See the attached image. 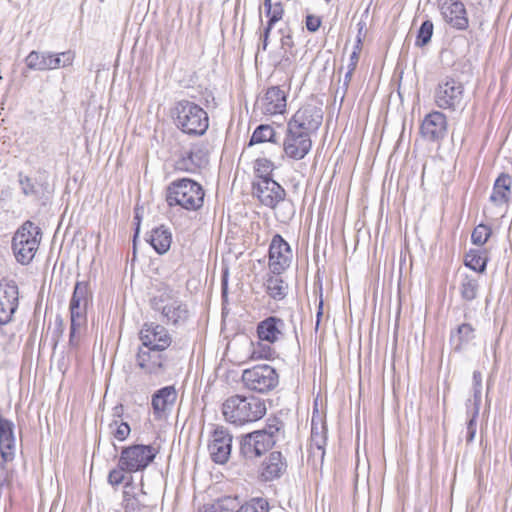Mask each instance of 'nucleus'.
<instances>
[{
	"label": "nucleus",
	"mask_w": 512,
	"mask_h": 512,
	"mask_svg": "<svg viewBox=\"0 0 512 512\" xmlns=\"http://www.w3.org/2000/svg\"><path fill=\"white\" fill-rule=\"evenodd\" d=\"M284 423L277 417L269 418L263 429L256 430L241 438L240 453L247 459L261 456L283 437Z\"/></svg>",
	"instance_id": "1"
},
{
	"label": "nucleus",
	"mask_w": 512,
	"mask_h": 512,
	"mask_svg": "<svg viewBox=\"0 0 512 512\" xmlns=\"http://www.w3.org/2000/svg\"><path fill=\"white\" fill-rule=\"evenodd\" d=\"M265 413V403L254 396L233 395L222 404V414L225 420L236 425L257 421Z\"/></svg>",
	"instance_id": "2"
},
{
	"label": "nucleus",
	"mask_w": 512,
	"mask_h": 512,
	"mask_svg": "<svg viewBox=\"0 0 512 512\" xmlns=\"http://www.w3.org/2000/svg\"><path fill=\"white\" fill-rule=\"evenodd\" d=\"M173 115L176 126L185 134L202 136L209 127L207 112L189 100L176 102Z\"/></svg>",
	"instance_id": "3"
},
{
	"label": "nucleus",
	"mask_w": 512,
	"mask_h": 512,
	"mask_svg": "<svg viewBox=\"0 0 512 512\" xmlns=\"http://www.w3.org/2000/svg\"><path fill=\"white\" fill-rule=\"evenodd\" d=\"M204 196L202 186L188 178L171 182L166 190V201L170 207L180 206L190 211H196L203 206Z\"/></svg>",
	"instance_id": "4"
},
{
	"label": "nucleus",
	"mask_w": 512,
	"mask_h": 512,
	"mask_svg": "<svg viewBox=\"0 0 512 512\" xmlns=\"http://www.w3.org/2000/svg\"><path fill=\"white\" fill-rule=\"evenodd\" d=\"M42 238L41 229L25 221L12 238V251L18 263L28 265L35 257Z\"/></svg>",
	"instance_id": "5"
},
{
	"label": "nucleus",
	"mask_w": 512,
	"mask_h": 512,
	"mask_svg": "<svg viewBox=\"0 0 512 512\" xmlns=\"http://www.w3.org/2000/svg\"><path fill=\"white\" fill-rule=\"evenodd\" d=\"M152 308L159 312L162 321L168 325H184L190 316L187 304L172 290H166L155 296L151 301Z\"/></svg>",
	"instance_id": "6"
},
{
	"label": "nucleus",
	"mask_w": 512,
	"mask_h": 512,
	"mask_svg": "<svg viewBox=\"0 0 512 512\" xmlns=\"http://www.w3.org/2000/svg\"><path fill=\"white\" fill-rule=\"evenodd\" d=\"M433 99L438 108L456 111L465 105L464 84L452 76H445L436 85Z\"/></svg>",
	"instance_id": "7"
},
{
	"label": "nucleus",
	"mask_w": 512,
	"mask_h": 512,
	"mask_svg": "<svg viewBox=\"0 0 512 512\" xmlns=\"http://www.w3.org/2000/svg\"><path fill=\"white\" fill-rule=\"evenodd\" d=\"M157 453V449L151 445H132L122 450L118 466L129 473L142 471L153 462Z\"/></svg>",
	"instance_id": "8"
},
{
	"label": "nucleus",
	"mask_w": 512,
	"mask_h": 512,
	"mask_svg": "<svg viewBox=\"0 0 512 512\" xmlns=\"http://www.w3.org/2000/svg\"><path fill=\"white\" fill-rule=\"evenodd\" d=\"M242 381L247 389L266 393L278 385L279 376L270 365H257L243 371Z\"/></svg>",
	"instance_id": "9"
},
{
	"label": "nucleus",
	"mask_w": 512,
	"mask_h": 512,
	"mask_svg": "<svg viewBox=\"0 0 512 512\" xmlns=\"http://www.w3.org/2000/svg\"><path fill=\"white\" fill-rule=\"evenodd\" d=\"M323 121V110L321 105L307 103L300 107L287 123L295 130L307 132L312 136L317 132Z\"/></svg>",
	"instance_id": "10"
},
{
	"label": "nucleus",
	"mask_w": 512,
	"mask_h": 512,
	"mask_svg": "<svg viewBox=\"0 0 512 512\" xmlns=\"http://www.w3.org/2000/svg\"><path fill=\"white\" fill-rule=\"evenodd\" d=\"M283 152L293 160L303 159L311 150L312 140L307 132L295 130L287 125L286 136L283 141Z\"/></svg>",
	"instance_id": "11"
},
{
	"label": "nucleus",
	"mask_w": 512,
	"mask_h": 512,
	"mask_svg": "<svg viewBox=\"0 0 512 512\" xmlns=\"http://www.w3.org/2000/svg\"><path fill=\"white\" fill-rule=\"evenodd\" d=\"M19 290L13 280H0V326L9 323L18 307Z\"/></svg>",
	"instance_id": "12"
},
{
	"label": "nucleus",
	"mask_w": 512,
	"mask_h": 512,
	"mask_svg": "<svg viewBox=\"0 0 512 512\" xmlns=\"http://www.w3.org/2000/svg\"><path fill=\"white\" fill-rule=\"evenodd\" d=\"M140 340L145 348L154 351H164L172 342L168 330L156 323H145L140 330Z\"/></svg>",
	"instance_id": "13"
},
{
	"label": "nucleus",
	"mask_w": 512,
	"mask_h": 512,
	"mask_svg": "<svg viewBox=\"0 0 512 512\" xmlns=\"http://www.w3.org/2000/svg\"><path fill=\"white\" fill-rule=\"evenodd\" d=\"M291 259L292 251L289 244L280 235H275L269 247V269L272 274H281L285 271Z\"/></svg>",
	"instance_id": "14"
},
{
	"label": "nucleus",
	"mask_w": 512,
	"mask_h": 512,
	"mask_svg": "<svg viewBox=\"0 0 512 512\" xmlns=\"http://www.w3.org/2000/svg\"><path fill=\"white\" fill-rule=\"evenodd\" d=\"M253 194L259 201L267 206L274 208L279 202L284 200L285 190L271 177L258 179L253 184Z\"/></svg>",
	"instance_id": "15"
},
{
	"label": "nucleus",
	"mask_w": 512,
	"mask_h": 512,
	"mask_svg": "<svg viewBox=\"0 0 512 512\" xmlns=\"http://www.w3.org/2000/svg\"><path fill=\"white\" fill-rule=\"evenodd\" d=\"M445 22L458 30H466L469 20L465 6L459 0H437Z\"/></svg>",
	"instance_id": "16"
},
{
	"label": "nucleus",
	"mask_w": 512,
	"mask_h": 512,
	"mask_svg": "<svg viewBox=\"0 0 512 512\" xmlns=\"http://www.w3.org/2000/svg\"><path fill=\"white\" fill-rule=\"evenodd\" d=\"M481 391H482V374L479 371L473 373V400L467 402V414L469 420L466 426V442L471 443L476 435L477 424L476 419L479 414V408L481 404Z\"/></svg>",
	"instance_id": "17"
},
{
	"label": "nucleus",
	"mask_w": 512,
	"mask_h": 512,
	"mask_svg": "<svg viewBox=\"0 0 512 512\" xmlns=\"http://www.w3.org/2000/svg\"><path fill=\"white\" fill-rule=\"evenodd\" d=\"M232 448V436L222 426L215 428L212 440L208 446L212 460L215 463L224 464L228 461Z\"/></svg>",
	"instance_id": "18"
},
{
	"label": "nucleus",
	"mask_w": 512,
	"mask_h": 512,
	"mask_svg": "<svg viewBox=\"0 0 512 512\" xmlns=\"http://www.w3.org/2000/svg\"><path fill=\"white\" fill-rule=\"evenodd\" d=\"M447 118L443 112L432 111L427 114L421 123V135L429 141H440L447 134Z\"/></svg>",
	"instance_id": "19"
},
{
	"label": "nucleus",
	"mask_w": 512,
	"mask_h": 512,
	"mask_svg": "<svg viewBox=\"0 0 512 512\" xmlns=\"http://www.w3.org/2000/svg\"><path fill=\"white\" fill-rule=\"evenodd\" d=\"M287 461L281 452L274 451L262 462L259 476L262 481L269 482L279 479L287 471Z\"/></svg>",
	"instance_id": "20"
},
{
	"label": "nucleus",
	"mask_w": 512,
	"mask_h": 512,
	"mask_svg": "<svg viewBox=\"0 0 512 512\" xmlns=\"http://www.w3.org/2000/svg\"><path fill=\"white\" fill-rule=\"evenodd\" d=\"M286 324L283 319L276 316H269L260 321L257 325L259 340L269 344L275 343L284 338Z\"/></svg>",
	"instance_id": "21"
},
{
	"label": "nucleus",
	"mask_w": 512,
	"mask_h": 512,
	"mask_svg": "<svg viewBox=\"0 0 512 512\" xmlns=\"http://www.w3.org/2000/svg\"><path fill=\"white\" fill-rule=\"evenodd\" d=\"M16 438L14 423L0 414V455L4 462H11L15 457Z\"/></svg>",
	"instance_id": "22"
},
{
	"label": "nucleus",
	"mask_w": 512,
	"mask_h": 512,
	"mask_svg": "<svg viewBox=\"0 0 512 512\" xmlns=\"http://www.w3.org/2000/svg\"><path fill=\"white\" fill-rule=\"evenodd\" d=\"M260 109L265 115L282 114L286 110V94L278 86L267 89L260 100Z\"/></svg>",
	"instance_id": "23"
},
{
	"label": "nucleus",
	"mask_w": 512,
	"mask_h": 512,
	"mask_svg": "<svg viewBox=\"0 0 512 512\" xmlns=\"http://www.w3.org/2000/svg\"><path fill=\"white\" fill-rule=\"evenodd\" d=\"M161 351L141 347L137 353V365L147 374H158L163 370L165 361Z\"/></svg>",
	"instance_id": "24"
},
{
	"label": "nucleus",
	"mask_w": 512,
	"mask_h": 512,
	"mask_svg": "<svg viewBox=\"0 0 512 512\" xmlns=\"http://www.w3.org/2000/svg\"><path fill=\"white\" fill-rule=\"evenodd\" d=\"M511 185V176L506 173H501L494 183L490 201L495 205L508 203L511 194Z\"/></svg>",
	"instance_id": "25"
},
{
	"label": "nucleus",
	"mask_w": 512,
	"mask_h": 512,
	"mask_svg": "<svg viewBox=\"0 0 512 512\" xmlns=\"http://www.w3.org/2000/svg\"><path fill=\"white\" fill-rule=\"evenodd\" d=\"M326 445V429L324 424L319 421L316 422L315 418H312L311 423V443H310V453L311 455L319 456L321 460H323L325 451L324 447Z\"/></svg>",
	"instance_id": "26"
},
{
	"label": "nucleus",
	"mask_w": 512,
	"mask_h": 512,
	"mask_svg": "<svg viewBox=\"0 0 512 512\" xmlns=\"http://www.w3.org/2000/svg\"><path fill=\"white\" fill-rule=\"evenodd\" d=\"M478 288L479 283L476 275L465 272L458 273V289L464 300H474L477 297Z\"/></svg>",
	"instance_id": "27"
},
{
	"label": "nucleus",
	"mask_w": 512,
	"mask_h": 512,
	"mask_svg": "<svg viewBox=\"0 0 512 512\" xmlns=\"http://www.w3.org/2000/svg\"><path fill=\"white\" fill-rule=\"evenodd\" d=\"M177 393L174 387L167 386L160 389L152 397V407L157 414L165 412L176 401Z\"/></svg>",
	"instance_id": "28"
},
{
	"label": "nucleus",
	"mask_w": 512,
	"mask_h": 512,
	"mask_svg": "<svg viewBox=\"0 0 512 512\" xmlns=\"http://www.w3.org/2000/svg\"><path fill=\"white\" fill-rule=\"evenodd\" d=\"M149 242L158 254H165L170 249L172 233L162 225L152 230Z\"/></svg>",
	"instance_id": "29"
},
{
	"label": "nucleus",
	"mask_w": 512,
	"mask_h": 512,
	"mask_svg": "<svg viewBox=\"0 0 512 512\" xmlns=\"http://www.w3.org/2000/svg\"><path fill=\"white\" fill-rule=\"evenodd\" d=\"M474 332V328L468 323L459 325L457 330L451 334V343L454 351L461 352L475 338Z\"/></svg>",
	"instance_id": "30"
},
{
	"label": "nucleus",
	"mask_w": 512,
	"mask_h": 512,
	"mask_svg": "<svg viewBox=\"0 0 512 512\" xmlns=\"http://www.w3.org/2000/svg\"><path fill=\"white\" fill-rule=\"evenodd\" d=\"M208 162L207 153L200 148L194 147L187 158H182L177 162V168L184 171H193L196 167H200Z\"/></svg>",
	"instance_id": "31"
},
{
	"label": "nucleus",
	"mask_w": 512,
	"mask_h": 512,
	"mask_svg": "<svg viewBox=\"0 0 512 512\" xmlns=\"http://www.w3.org/2000/svg\"><path fill=\"white\" fill-rule=\"evenodd\" d=\"M51 52L31 51L25 58L28 69L35 71L51 70L50 65Z\"/></svg>",
	"instance_id": "32"
},
{
	"label": "nucleus",
	"mask_w": 512,
	"mask_h": 512,
	"mask_svg": "<svg viewBox=\"0 0 512 512\" xmlns=\"http://www.w3.org/2000/svg\"><path fill=\"white\" fill-rule=\"evenodd\" d=\"M266 292L275 300H282L287 295L288 286L284 283L280 274L269 275L265 281Z\"/></svg>",
	"instance_id": "33"
},
{
	"label": "nucleus",
	"mask_w": 512,
	"mask_h": 512,
	"mask_svg": "<svg viewBox=\"0 0 512 512\" xmlns=\"http://www.w3.org/2000/svg\"><path fill=\"white\" fill-rule=\"evenodd\" d=\"M91 298L92 292L89 283L87 281H77L70 300V305L87 307Z\"/></svg>",
	"instance_id": "34"
},
{
	"label": "nucleus",
	"mask_w": 512,
	"mask_h": 512,
	"mask_svg": "<svg viewBox=\"0 0 512 512\" xmlns=\"http://www.w3.org/2000/svg\"><path fill=\"white\" fill-rule=\"evenodd\" d=\"M145 492L141 490L139 494H131L128 490L123 492L122 507L124 512H148V506L140 499Z\"/></svg>",
	"instance_id": "35"
},
{
	"label": "nucleus",
	"mask_w": 512,
	"mask_h": 512,
	"mask_svg": "<svg viewBox=\"0 0 512 512\" xmlns=\"http://www.w3.org/2000/svg\"><path fill=\"white\" fill-rule=\"evenodd\" d=\"M266 142L277 144L276 132L272 126L261 124L254 130L249 145L252 146Z\"/></svg>",
	"instance_id": "36"
},
{
	"label": "nucleus",
	"mask_w": 512,
	"mask_h": 512,
	"mask_svg": "<svg viewBox=\"0 0 512 512\" xmlns=\"http://www.w3.org/2000/svg\"><path fill=\"white\" fill-rule=\"evenodd\" d=\"M250 346H251V349H250L249 359L253 360V361L262 360V359L268 360V359H271L273 357V355L275 354L274 349L269 345V343L264 344V343H262L261 340L256 343L251 342Z\"/></svg>",
	"instance_id": "37"
},
{
	"label": "nucleus",
	"mask_w": 512,
	"mask_h": 512,
	"mask_svg": "<svg viewBox=\"0 0 512 512\" xmlns=\"http://www.w3.org/2000/svg\"><path fill=\"white\" fill-rule=\"evenodd\" d=\"M239 509V502L237 497H223L218 499L205 512H236Z\"/></svg>",
	"instance_id": "38"
},
{
	"label": "nucleus",
	"mask_w": 512,
	"mask_h": 512,
	"mask_svg": "<svg viewBox=\"0 0 512 512\" xmlns=\"http://www.w3.org/2000/svg\"><path fill=\"white\" fill-rule=\"evenodd\" d=\"M75 59V53L67 50L61 53H52L50 58L51 70L71 66Z\"/></svg>",
	"instance_id": "39"
},
{
	"label": "nucleus",
	"mask_w": 512,
	"mask_h": 512,
	"mask_svg": "<svg viewBox=\"0 0 512 512\" xmlns=\"http://www.w3.org/2000/svg\"><path fill=\"white\" fill-rule=\"evenodd\" d=\"M487 259L479 251L471 250L466 256L465 265L475 272L483 273L486 269Z\"/></svg>",
	"instance_id": "40"
},
{
	"label": "nucleus",
	"mask_w": 512,
	"mask_h": 512,
	"mask_svg": "<svg viewBox=\"0 0 512 512\" xmlns=\"http://www.w3.org/2000/svg\"><path fill=\"white\" fill-rule=\"evenodd\" d=\"M236 512H269V503L264 498L255 497L241 505Z\"/></svg>",
	"instance_id": "41"
},
{
	"label": "nucleus",
	"mask_w": 512,
	"mask_h": 512,
	"mask_svg": "<svg viewBox=\"0 0 512 512\" xmlns=\"http://www.w3.org/2000/svg\"><path fill=\"white\" fill-rule=\"evenodd\" d=\"M71 326L84 327L87 320V307L69 304Z\"/></svg>",
	"instance_id": "42"
},
{
	"label": "nucleus",
	"mask_w": 512,
	"mask_h": 512,
	"mask_svg": "<svg viewBox=\"0 0 512 512\" xmlns=\"http://www.w3.org/2000/svg\"><path fill=\"white\" fill-rule=\"evenodd\" d=\"M433 34V23L430 20H426L422 23L419 28L416 45L425 46L431 40Z\"/></svg>",
	"instance_id": "43"
},
{
	"label": "nucleus",
	"mask_w": 512,
	"mask_h": 512,
	"mask_svg": "<svg viewBox=\"0 0 512 512\" xmlns=\"http://www.w3.org/2000/svg\"><path fill=\"white\" fill-rule=\"evenodd\" d=\"M255 172L259 179L270 177V173L274 169V164L267 158H258L255 161Z\"/></svg>",
	"instance_id": "44"
},
{
	"label": "nucleus",
	"mask_w": 512,
	"mask_h": 512,
	"mask_svg": "<svg viewBox=\"0 0 512 512\" xmlns=\"http://www.w3.org/2000/svg\"><path fill=\"white\" fill-rule=\"evenodd\" d=\"M490 235L491 229L484 224H480L474 228L471 235V240L476 245H484L489 239Z\"/></svg>",
	"instance_id": "45"
},
{
	"label": "nucleus",
	"mask_w": 512,
	"mask_h": 512,
	"mask_svg": "<svg viewBox=\"0 0 512 512\" xmlns=\"http://www.w3.org/2000/svg\"><path fill=\"white\" fill-rule=\"evenodd\" d=\"M266 15L269 17L267 25L273 27L276 22L282 19L284 14L283 5L280 2H276L271 6L267 7Z\"/></svg>",
	"instance_id": "46"
},
{
	"label": "nucleus",
	"mask_w": 512,
	"mask_h": 512,
	"mask_svg": "<svg viewBox=\"0 0 512 512\" xmlns=\"http://www.w3.org/2000/svg\"><path fill=\"white\" fill-rule=\"evenodd\" d=\"M18 181L21 191L25 196H35L37 194L35 184L29 176L19 173Z\"/></svg>",
	"instance_id": "47"
},
{
	"label": "nucleus",
	"mask_w": 512,
	"mask_h": 512,
	"mask_svg": "<svg viewBox=\"0 0 512 512\" xmlns=\"http://www.w3.org/2000/svg\"><path fill=\"white\" fill-rule=\"evenodd\" d=\"M114 424L117 425L116 430L113 432L114 437L120 441L125 440L130 433L129 424L126 422L118 424L116 420L114 421Z\"/></svg>",
	"instance_id": "48"
},
{
	"label": "nucleus",
	"mask_w": 512,
	"mask_h": 512,
	"mask_svg": "<svg viewBox=\"0 0 512 512\" xmlns=\"http://www.w3.org/2000/svg\"><path fill=\"white\" fill-rule=\"evenodd\" d=\"M82 328L81 326L70 325L69 346L71 348H77L79 346Z\"/></svg>",
	"instance_id": "49"
},
{
	"label": "nucleus",
	"mask_w": 512,
	"mask_h": 512,
	"mask_svg": "<svg viewBox=\"0 0 512 512\" xmlns=\"http://www.w3.org/2000/svg\"><path fill=\"white\" fill-rule=\"evenodd\" d=\"M124 472H126V469H121L118 466V469H113L110 471L108 475V482L111 485H119L124 480Z\"/></svg>",
	"instance_id": "50"
},
{
	"label": "nucleus",
	"mask_w": 512,
	"mask_h": 512,
	"mask_svg": "<svg viewBox=\"0 0 512 512\" xmlns=\"http://www.w3.org/2000/svg\"><path fill=\"white\" fill-rule=\"evenodd\" d=\"M361 51V39L359 38L357 40V44L353 50V52L350 55L349 63L347 65V69L355 71L357 67V63L359 61V55Z\"/></svg>",
	"instance_id": "51"
},
{
	"label": "nucleus",
	"mask_w": 512,
	"mask_h": 512,
	"mask_svg": "<svg viewBox=\"0 0 512 512\" xmlns=\"http://www.w3.org/2000/svg\"><path fill=\"white\" fill-rule=\"evenodd\" d=\"M321 18L315 15L306 16V28L310 32H316L321 26Z\"/></svg>",
	"instance_id": "52"
},
{
	"label": "nucleus",
	"mask_w": 512,
	"mask_h": 512,
	"mask_svg": "<svg viewBox=\"0 0 512 512\" xmlns=\"http://www.w3.org/2000/svg\"><path fill=\"white\" fill-rule=\"evenodd\" d=\"M273 27H270V26H266V28L264 29V33H263V40H262V48L263 50H266L267 46H268V38H269V35H270V32L272 30Z\"/></svg>",
	"instance_id": "53"
},
{
	"label": "nucleus",
	"mask_w": 512,
	"mask_h": 512,
	"mask_svg": "<svg viewBox=\"0 0 512 512\" xmlns=\"http://www.w3.org/2000/svg\"><path fill=\"white\" fill-rule=\"evenodd\" d=\"M281 44H282V47L285 48V47H293L294 43H293V40H292V36L290 34H287V35H283L282 38H281Z\"/></svg>",
	"instance_id": "54"
},
{
	"label": "nucleus",
	"mask_w": 512,
	"mask_h": 512,
	"mask_svg": "<svg viewBox=\"0 0 512 512\" xmlns=\"http://www.w3.org/2000/svg\"><path fill=\"white\" fill-rule=\"evenodd\" d=\"M123 405H117L113 408V416L116 418H121L123 415Z\"/></svg>",
	"instance_id": "55"
},
{
	"label": "nucleus",
	"mask_w": 512,
	"mask_h": 512,
	"mask_svg": "<svg viewBox=\"0 0 512 512\" xmlns=\"http://www.w3.org/2000/svg\"><path fill=\"white\" fill-rule=\"evenodd\" d=\"M354 71L353 70H350V69H347V72L344 76V86L347 88L351 79H352V75H353Z\"/></svg>",
	"instance_id": "56"
},
{
	"label": "nucleus",
	"mask_w": 512,
	"mask_h": 512,
	"mask_svg": "<svg viewBox=\"0 0 512 512\" xmlns=\"http://www.w3.org/2000/svg\"><path fill=\"white\" fill-rule=\"evenodd\" d=\"M321 308H322V301L320 302L319 311H318V313H317V318H318V320H317V325L319 324V318H320V316L322 315Z\"/></svg>",
	"instance_id": "57"
},
{
	"label": "nucleus",
	"mask_w": 512,
	"mask_h": 512,
	"mask_svg": "<svg viewBox=\"0 0 512 512\" xmlns=\"http://www.w3.org/2000/svg\"><path fill=\"white\" fill-rule=\"evenodd\" d=\"M271 5H272L271 0H264V7H265V9H266L267 7H269V6H271Z\"/></svg>",
	"instance_id": "58"
},
{
	"label": "nucleus",
	"mask_w": 512,
	"mask_h": 512,
	"mask_svg": "<svg viewBox=\"0 0 512 512\" xmlns=\"http://www.w3.org/2000/svg\"><path fill=\"white\" fill-rule=\"evenodd\" d=\"M137 236H138V230L135 233L134 240L136 239Z\"/></svg>",
	"instance_id": "59"
},
{
	"label": "nucleus",
	"mask_w": 512,
	"mask_h": 512,
	"mask_svg": "<svg viewBox=\"0 0 512 512\" xmlns=\"http://www.w3.org/2000/svg\"><path fill=\"white\" fill-rule=\"evenodd\" d=\"M327 4H329L332 0H324Z\"/></svg>",
	"instance_id": "60"
},
{
	"label": "nucleus",
	"mask_w": 512,
	"mask_h": 512,
	"mask_svg": "<svg viewBox=\"0 0 512 512\" xmlns=\"http://www.w3.org/2000/svg\"><path fill=\"white\" fill-rule=\"evenodd\" d=\"M100 2H104L105 0H99Z\"/></svg>",
	"instance_id": "61"
},
{
	"label": "nucleus",
	"mask_w": 512,
	"mask_h": 512,
	"mask_svg": "<svg viewBox=\"0 0 512 512\" xmlns=\"http://www.w3.org/2000/svg\"><path fill=\"white\" fill-rule=\"evenodd\" d=\"M2 80V76L0 75V81Z\"/></svg>",
	"instance_id": "62"
}]
</instances>
